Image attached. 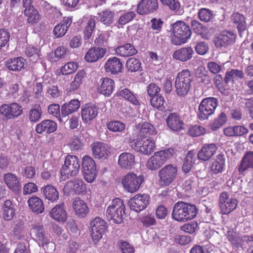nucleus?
Here are the masks:
<instances>
[{
  "label": "nucleus",
  "instance_id": "72a5a7b5",
  "mask_svg": "<svg viewBox=\"0 0 253 253\" xmlns=\"http://www.w3.org/2000/svg\"><path fill=\"white\" fill-rule=\"evenodd\" d=\"M166 121L168 126L173 131H177L182 128L183 123L176 113L170 114Z\"/></svg>",
  "mask_w": 253,
  "mask_h": 253
},
{
  "label": "nucleus",
  "instance_id": "5fc2aeb1",
  "mask_svg": "<svg viewBox=\"0 0 253 253\" xmlns=\"http://www.w3.org/2000/svg\"><path fill=\"white\" fill-rule=\"evenodd\" d=\"M191 25L195 33L205 38V34L207 30V28L205 26L195 20L191 21Z\"/></svg>",
  "mask_w": 253,
  "mask_h": 253
},
{
  "label": "nucleus",
  "instance_id": "c85d7f7f",
  "mask_svg": "<svg viewBox=\"0 0 253 253\" xmlns=\"http://www.w3.org/2000/svg\"><path fill=\"white\" fill-rule=\"evenodd\" d=\"M186 203L179 201L174 204L172 212V217L178 221H186Z\"/></svg>",
  "mask_w": 253,
  "mask_h": 253
},
{
  "label": "nucleus",
  "instance_id": "cd10ccee",
  "mask_svg": "<svg viewBox=\"0 0 253 253\" xmlns=\"http://www.w3.org/2000/svg\"><path fill=\"white\" fill-rule=\"evenodd\" d=\"M75 214L79 217H85L87 214L89 209L86 203L79 198L74 199L72 203Z\"/></svg>",
  "mask_w": 253,
  "mask_h": 253
},
{
  "label": "nucleus",
  "instance_id": "e2e57ef3",
  "mask_svg": "<svg viewBox=\"0 0 253 253\" xmlns=\"http://www.w3.org/2000/svg\"><path fill=\"white\" fill-rule=\"evenodd\" d=\"M205 129L200 126L195 125L189 129L188 132L190 135L194 137L201 135L205 133Z\"/></svg>",
  "mask_w": 253,
  "mask_h": 253
},
{
  "label": "nucleus",
  "instance_id": "393cba45",
  "mask_svg": "<svg viewBox=\"0 0 253 253\" xmlns=\"http://www.w3.org/2000/svg\"><path fill=\"white\" fill-rule=\"evenodd\" d=\"M194 53V50L191 47H182L173 53L172 57L175 60L186 62L192 59Z\"/></svg>",
  "mask_w": 253,
  "mask_h": 253
},
{
  "label": "nucleus",
  "instance_id": "a19ab883",
  "mask_svg": "<svg viewBox=\"0 0 253 253\" xmlns=\"http://www.w3.org/2000/svg\"><path fill=\"white\" fill-rule=\"evenodd\" d=\"M225 156L223 154H219L216 156L215 160L212 162L211 166V170L212 173H221L225 166Z\"/></svg>",
  "mask_w": 253,
  "mask_h": 253
},
{
  "label": "nucleus",
  "instance_id": "423d86ee",
  "mask_svg": "<svg viewBox=\"0 0 253 253\" xmlns=\"http://www.w3.org/2000/svg\"><path fill=\"white\" fill-rule=\"evenodd\" d=\"M80 168V163L78 157L74 155H67L61 169V174L67 178L75 176L79 173Z\"/></svg>",
  "mask_w": 253,
  "mask_h": 253
},
{
  "label": "nucleus",
  "instance_id": "f704fd0d",
  "mask_svg": "<svg viewBox=\"0 0 253 253\" xmlns=\"http://www.w3.org/2000/svg\"><path fill=\"white\" fill-rule=\"evenodd\" d=\"M28 203L30 209L37 214L42 213L44 211V206L41 199L37 196H32L29 198Z\"/></svg>",
  "mask_w": 253,
  "mask_h": 253
},
{
  "label": "nucleus",
  "instance_id": "052dcab7",
  "mask_svg": "<svg viewBox=\"0 0 253 253\" xmlns=\"http://www.w3.org/2000/svg\"><path fill=\"white\" fill-rule=\"evenodd\" d=\"M107 126L110 131L113 132H121L125 128L124 124L119 121L111 122L108 124Z\"/></svg>",
  "mask_w": 253,
  "mask_h": 253
},
{
  "label": "nucleus",
  "instance_id": "f3484780",
  "mask_svg": "<svg viewBox=\"0 0 253 253\" xmlns=\"http://www.w3.org/2000/svg\"><path fill=\"white\" fill-rule=\"evenodd\" d=\"M158 7L157 0H142L137 5V12L140 15L147 14L154 12Z\"/></svg>",
  "mask_w": 253,
  "mask_h": 253
},
{
  "label": "nucleus",
  "instance_id": "774afa93",
  "mask_svg": "<svg viewBox=\"0 0 253 253\" xmlns=\"http://www.w3.org/2000/svg\"><path fill=\"white\" fill-rule=\"evenodd\" d=\"M119 247L123 253H134V250L132 246L126 241H122Z\"/></svg>",
  "mask_w": 253,
  "mask_h": 253
},
{
  "label": "nucleus",
  "instance_id": "c756f323",
  "mask_svg": "<svg viewBox=\"0 0 253 253\" xmlns=\"http://www.w3.org/2000/svg\"><path fill=\"white\" fill-rule=\"evenodd\" d=\"M253 169V152L248 151L243 157L238 168L240 174L244 172L249 169Z\"/></svg>",
  "mask_w": 253,
  "mask_h": 253
},
{
  "label": "nucleus",
  "instance_id": "412c9836",
  "mask_svg": "<svg viewBox=\"0 0 253 253\" xmlns=\"http://www.w3.org/2000/svg\"><path fill=\"white\" fill-rule=\"evenodd\" d=\"M64 188L70 193L77 194L83 193L86 189L84 182L79 178H75L68 181Z\"/></svg>",
  "mask_w": 253,
  "mask_h": 253
},
{
  "label": "nucleus",
  "instance_id": "69168bd1",
  "mask_svg": "<svg viewBox=\"0 0 253 253\" xmlns=\"http://www.w3.org/2000/svg\"><path fill=\"white\" fill-rule=\"evenodd\" d=\"M148 95L152 97L159 95L160 88L155 83H150L147 87Z\"/></svg>",
  "mask_w": 253,
  "mask_h": 253
},
{
  "label": "nucleus",
  "instance_id": "bb28decb",
  "mask_svg": "<svg viewBox=\"0 0 253 253\" xmlns=\"http://www.w3.org/2000/svg\"><path fill=\"white\" fill-rule=\"evenodd\" d=\"M72 22V18L70 17H65L53 30V34L56 38L64 36Z\"/></svg>",
  "mask_w": 253,
  "mask_h": 253
},
{
  "label": "nucleus",
  "instance_id": "58836bf2",
  "mask_svg": "<svg viewBox=\"0 0 253 253\" xmlns=\"http://www.w3.org/2000/svg\"><path fill=\"white\" fill-rule=\"evenodd\" d=\"M85 77V73L84 70L79 71L75 75L74 80L71 83L67 92L71 93L77 90L82 84Z\"/></svg>",
  "mask_w": 253,
  "mask_h": 253
},
{
  "label": "nucleus",
  "instance_id": "1a4fd4ad",
  "mask_svg": "<svg viewBox=\"0 0 253 253\" xmlns=\"http://www.w3.org/2000/svg\"><path fill=\"white\" fill-rule=\"evenodd\" d=\"M144 180L143 175H137L133 172H128L123 178L122 184L126 191L134 193L140 188Z\"/></svg>",
  "mask_w": 253,
  "mask_h": 253
},
{
  "label": "nucleus",
  "instance_id": "603ef678",
  "mask_svg": "<svg viewBox=\"0 0 253 253\" xmlns=\"http://www.w3.org/2000/svg\"><path fill=\"white\" fill-rule=\"evenodd\" d=\"M185 210L186 221L194 218L198 212V209L195 205L188 203H186Z\"/></svg>",
  "mask_w": 253,
  "mask_h": 253
},
{
  "label": "nucleus",
  "instance_id": "8fccbe9b",
  "mask_svg": "<svg viewBox=\"0 0 253 253\" xmlns=\"http://www.w3.org/2000/svg\"><path fill=\"white\" fill-rule=\"evenodd\" d=\"M198 16L200 20L204 23L210 22L213 18L212 11L206 8H202L199 9Z\"/></svg>",
  "mask_w": 253,
  "mask_h": 253
},
{
  "label": "nucleus",
  "instance_id": "0eeeda50",
  "mask_svg": "<svg viewBox=\"0 0 253 253\" xmlns=\"http://www.w3.org/2000/svg\"><path fill=\"white\" fill-rule=\"evenodd\" d=\"M177 171L176 166H174L171 164L165 166L158 172L159 185L161 187H165L172 183L177 176Z\"/></svg>",
  "mask_w": 253,
  "mask_h": 253
},
{
  "label": "nucleus",
  "instance_id": "aec40b11",
  "mask_svg": "<svg viewBox=\"0 0 253 253\" xmlns=\"http://www.w3.org/2000/svg\"><path fill=\"white\" fill-rule=\"evenodd\" d=\"M118 164L123 169L130 170L135 165V156L130 153L123 152L119 156Z\"/></svg>",
  "mask_w": 253,
  "mask_h": 253
},
{
  "label": "nucleus",
  "instance_id": "2f4dec72",
  "mask_svg": "<svg viewBox=\"0 0 253 253\" xmlns=\"http://www.w3.org/2000/svg\"><path fill=\"white\" fill-rule=\"evenodd\" d=\"M25 60L22 57H18L7 60L5 62V67L10 71H20L24 68Z\"/></svg>",
  "mask_w": 253,
  "mask_h": 253
},
{
  "label": "nucleus",
  "instance_id": "2eb2a0df",
  "mask_svg": "<svg viewBox=\"0 0 253 253\" xmlns=\"http://www.w3.org/2000/svg\"><path fill=\"white\" fill-rule=\"evenodd\" d=\"M236 36L233 33L229 31H223L214 38L213 42L217 47H225L234 42Z\"/></svg>",
  "mask_w": 253,
  "mask_h": 253
},
{
  "label": "nucleus",
  "instance_id": "b1692460",
  "mask_svg": "<svg viewBox=\"0 0 253 253\" xmlns=\"http://www.w3.org/2000/svg\"><path fill=\"white\" fill-rule=\"evenodd\" d=\"M49 215L54 220L59 222L64 223L67 220V216L64 203L56 205L52 209Z\"/></svg>",
  "mask_w": 253,
  "mask_h": 253
},
{
  "label": "nucleus",
  "instance_id": "4c0bfd02",
  "mask_svg": "<svg viewBox=\"0 0 253 253\" xmlns=\"http://www.w3.org/2000/svg\"><path fill=\"white\" fill-rule=\"evenodd\" d=\"M218 103L214 97H207L202 100L199 106V111H214Z\"/></svg>",
  "mask_w": 253,
  "mask_h": 253
},
{
  "label": "nucleus",
  "instance_id": "a878e982",
  "mask_svg": "<svg viewBox=\"0 0 253 253\" xmlns=\"http://www.w3.org/2000/svg\"><path fill=\"white\" fill-rule=\"evenodd\" d=\"M106 52L105 48L100 47H93L90 48L86 53L84 59L87 62H94L103 58Z\"/></svg>",
  "mask_w": 253,
  "mask_h": 253
},
{
  "label": "nucleus",
  "instance_id": "c9c22d12",
  "mask_svg": "<svg viewBox=\"0 0 253 253\" xmlns=\"http://www.w3.org/2000/svg\"><path fill=\"white\" fill-rule=\"evenodd\" d=\"M42 192L45 198L51 202H56L59 199V193L55 187L48 184L41 188Z\"/></svg>",
  "mask_w": 253,
  "mask_h": 253
},
{
  "label": "nucleus",
  "instance_id": "79ce46f5",
  "mask_svg": "<svg viewBox=\"0 0 253 253\" xmlns=\"http://www.w3.org/2000/svg\"><path fill=\"white\" fill-rule=\"evenodd\" d=\"M3 217L7 221L11 220L15 215V209L14 204L10 200L4 202L3 206Z\"/></svg>",
  "mask_w": 253,
  "mask_h": 253
},
{
  "label": "nucleus",
  "instance_id": "4be33fe9",
  "mask_svg": "<svg viewBox=\"0 0 253 253\" xmlns=\"http://www.w3.org/2000/svg\"><path fill=\"white\" fill-rule=\"evenodd\" d=\"M3 178L6 185L13 192L18 193L21 191V183L15 174L10 172L4 174Z\"/></svg>",
  "mask_w": 253,
  "mask_h": 253
},
{
  "label": "nucleus",
  "instance_id": "7ed1b4c3",
  "mask_svg": "<svg viewBox=\"0 0 253 253\" xmlns=\"http://www.w3.org/2000/svg\"><path fill=\"white\" fill-rule=\"evenodd\" d=\"M173 38L172 43L176 45L185 43L190 39L192 32L189 26L183 21H177L172 25Z\"/></svg>",
  "mask_w": 253,
  "mask_h": 253
},
{
  "label": "nucleus",
  "instance_id": "39448f33",
  "mask_svg": "<svg viewBox=\"0 0 253 253\" xmlns=\"http://www.w3.org/2000/svg\"><path fill=\"white\" fill-rule=\"evenodd\" d=\"M131 148L143 155H149L153 153L155 148V142L150 137H139L130 142Z\"/></svg>",
  "mask_w": 253,
  "mask_h": 253
},
{
  "label": "nucleus",
  "instance_id": "4468645a",
  "mask_svg": "<svg viewBox=\"0 0 253 253\" xmlns=\"http://www.w3.org/2000/svg\"><path fill=\"white\" fill-rule=\"evenodd\" d=\"M104 70L107 73L111 75H118L122 72L123 64L120 59L117 57H111L106 62Z\"/></svg>",
  "mask_w": 253,
  "mask_h": 253
},
{
  "label": "nucleus",
  "instance_id": "3c124183",
  "mask_svg": "<svg viewBox=\"0 0 253 253\" xmlns=\"http://www.w3.org/2000/svg\"><path fill=\"white\" fill-rule=\"evenodd\" d=\"M141 63L140 60L137 58H129L126 62V68L130 72H135L141 69Z\"/></svg>",
  "mask_w": 253,
  "mask_h": 253
},
{
  "label": "nucleus",
  "instance_id": "6ab92c4d",
  "mask_svg": "<svg viewBox=\"0 0 253 253\" xmlns=\"http://www.w3.org/2000/svg\"><path fill=\"white\" fill-rule=\"evenodd\" d=\"M116 95L121 96L129 102L133 107L134 109L139 110L142 104L138 100L135 94L126 88H125L117 92Z\"/></svg>",
  "mask_w": 253,
  "mask_h": 253
},
{
  "label": "nucleus",
  "instance_id": "a18cd8bd",
  "mask_svg": "<svg viewBox=\"0 0 253 253\" xmlns=\"http://www.w3.org/2000/svg\"><path fill=\"white\" fill-rule=\"evenodd\" d=\"M100 18V21L104 25L109 26L113 23L115 17L114 11L110 9L103 10L98 13Z\"/></svg>",
  "mask_w": 253,
  "mask_h": 253
},
{
  "label": "nucleus",
  "instance_id": "a211bd4d",
  "mask_svg": "<svg viewBox=\"0 0 253 253\" xmlns=\"http://www.w3.org/2000/svg\"><path fill=\"white\" fill-rule=\"evenodd\" d=\"M217 150V147L215 144H205L198 152L197 157L202 161H207L215 154Z\"/></svg>",
  "mask_w": 253,
  "mask_h": 253
},
{
  "label": "nucleus",
  "instance_id": "20e7f679",
  "mask_svg": "<svg viewBox=\"0 0 253 253\" xmlns=\"http://www.w3.org/2000/svg\"><path fill=\"white\" fill-rule=\"evenodd\" d=\"M173 149H166L156 152L147 161L146 167L151 170H157L174 154Z\"/></svg>",
  "mask_w": 253,
  "mask_h": 253
},
{
  "label": "nucleus",
  "instance_id": "09e8293b",
  "mask_svg": "<svg viewBox=\"0 0 253 253\" xmlns=\"http://www.w3.org/2000/svg\"><path fill=\"white\" fill-rule=\"evenodd\" d=\"M194 154L193 152L190 151L186 155L182 166V170L185 173H188L193 165L194 164Z\"/></svg>",
  "mask_w": 253,
  "mask_h": 253
},
{
  "label": "nucleus",
  "instance_id": "f03ea898",
  "mask_svg": "<svg viewBox=\"0 0 253 253\" xmlns=\"http://www.w3.org/2000/svg\"><path fill=\"white\" fill-rule=\"evenodd\" d=\"M192 81V74L189 69H183L178 73L175 80V91L179 96L188 94Z\"/></svg>",
  "mask_w": 253,
  "mask_h": 253
},
{
  "label": "nucleus",
  "instance_id": "338daca9",
  "mask_svg": "<svg viewBox=\"0 0 253 253\" xmlns=\"http://www.w3.org/2000/svg\"><path fill=\"white\" fill-rule=\"evenodd\" d=\"M198 227V223L195 221H192L191 223L185 224L181 227V229L185 232L193 234Z\"/></svg>",
  "mask_w": 253,
  "mask_h": 253
},
{
  "label": "nucleus",
  "instance_id": "f8f14e48",
  "mask_svg": "<svg viewBox=\"0 0 253 253\" xmlns=\"http://www.w3.org/2000/svg\"><path fill=\"white\" fill-rule=\"evenodd\" d=\"M149 202L150 197L147 194H137L129 199L128 204L131 210L139 212L146 209Z\"/></svg>",
  "mask_w": 253,
  "mask_h": 253
},
{
  "label": "nucleus",
  "instance_id": "0e129e2a",
  "mask_svg": "<svg viewBox=\"0 0 253 253\" xmlns=\"http://www.w3.org/2000/svg\"><path fill=\"white\" fill-rule=\"evenodd\" d=\"M195 49L198 54L205 55L209 50V46L206 42H199L197 43Z\"/></svg>",
  "mask_w": 253,
  "mask_h": 253
},
{
  "label": "nucleus",
  "instance_id": "6e6552de",
  "mask_svg": "<svg viewBox=\"0 0 253 253\" xmlns=\"http://www.w3.org/2000/svg\"><path fill=\"white\" fill-rule=\"evenodd\" d=\"M91 236L93 243L96 244L102 238L108 226L106 222L99 217H95L89 222Z\"/></svg>",
  "mask_w": 253,
  "mask_h": 253
},
{
  "label": "nucleus",
  "instance_id": "5701e85b",
  "mask_svg": "<svg viewBox=\"0 0 253 253\" xmlns=\"http://www.w3.org/2000/svg\"><path fill=\"white\" fill-rule=\"evenodd\" d=\"M57 129V124L50 120H44L37 125L35 131L37 133L49 134L54 132Z\"/></svg>",
  "mask_w": 253,
  "mask_h": 253
},
{
  "label": "nucleus",
  "instance_id": "6e6d98bb",
  "mask_svg": "<svg viewBox=\"0 0 253 253\" xmlns=\"http://www.w3.org/2000/svg\"><path fill=\"white\" fill-rule=\"evenodd\" d=\"M227 121V117L226 115L222 112L220 114L218 117L215 119L211 126V129L212 130H215L219 128L221 126L226 123Z\"/></svg>",
  "mask_w": 253,
  "mask_h": 253
},
{
  "label": "nucleus",
  "instance_id": "9b49d317",
  "mask_svg": "<svg viewBox=\"0 0 253 253\" xmlns=\"http://www.w3.org/2000/svg\"><path fill=\"white\" fill-rule=\"evenodd\" d=\"M82 171L84 179L89 183L96 178V165L94 160L89 156H85L82 159Z\"/></svg>",
  "mask_w": 253,
  "mask_h": 253
},
{
  "label": "nucleus",
  "instance_id": "c03bdc74",
  "mask_svg": "<svg viewBox=\"0 0 253 253\" xmlns=\"http://www.w3.org/2000/svg\"><path fill=\"white\" fill-rule=\"evenodd\" d=\"M24 14L27 17V22L31 25L37 23L40 19V14L35 7L30 9H24Z\"/></svg>",
  "mask_w": 253,
  "mask_h": 253
},
{
  "label": "nucleus",
  "instance_id": "de8ad7c7",
  "mask_svg": "<svg viewBox=\"0 0 253 253\" xmlns=\"http://www.w3.org/2000/svg\"><path fill=\"white\" fill-rule=\"evenodd\" d=\"M95 27V17L90 16L86 23L84 30V38L85 40H89L92 34V32Z\"/></svg>",
  "mask_w": 253,
  "mask_h": 253
},
{
  "label": "nucleus",
  "instance_id": "f257e3e1",
  "mask_svg": "<svg viewBox=\"0 0 253 253\" xmlns=\"http://www.w3.org/2000/svg\"><path fill=\"white\" fill-rule=\"evenodd\" d=\"M126 207L123 201L118 198L114 199L106 209V217L116 224L124 222L126 214Z\"/></svg>",
  "mask_w": 253,
  "mask_h": 253
},
{
  "label": "nucleus",
  "instance_id": "4d7b16f0",
  "mask_svg": "<svg viewBox=\"0 0 253 253\" xmlns=\"http://www.w3.org/2000/svg\"><path fill=\"white\" fill-rule=\"evenodd\" d=\"M78 67L77 63L68 62L61 68V72L62 75H69L75 72Z\"/></svg>",
  "mask_w": 253,
  "mask_h": 253
},
{
  "label": "nucleus",
  "instance_id": "37998d69",
  "mask_svg": "<svg viewBox=\"0 0 253 253\" xmlns=\"http://www.w3.org/2000/svg\"><path fill=\"white\" fill-rule=\"evenodd\" d=\"M12 234L17 240H22L25 237L24 221L21 220H18L16 221L12 230Z\"/></svg>",
  "mask_w": 253,
  "mask_h": 253
},
{
  "label": "nucleus",
  "instance_id": "ea45409f",
  "mask_svg": "<svg viewBox=\"0 0 253 253\" xmlns=\"http://www.w3.org/2000/svg\"><path fill=\"white\" fill-rule=\"evenodd\" d=\"M116 52L119 56L128 57L134 55L137 53V49L130 43L118 46L116 49Z\"/></svg>",
  "mask_w": 253,
  "mask_h": 253
},
{
  "label": "nucleus",
  "instance_id": "dca6fc26",
  "mask_svg": "<svg viewBox=\"0 0 253 253\" xmlns=\"http://www.w3.org/2000/svg\"><path fill=\"white\" fill-rule=\"evenodd\" d=\"M92 155L95 159H106L110 155L109 146L104 143L95 142L91 145Z\"/></svg>",
  "mask_w": 253,
  "mask_h": 253
},
{
  "label": "nucleus",
  "instance_id": "9d476101",
  "mask_svg": "<svg viewBox=\"0 0 253 253\" xmlns=\"http://www.w3.org/2000/svg\"><path fill=\"white\" fill-rule=\"evenodd\" d=\"M238 205L236 198H230L226 192H222L219 195L218 206L220 213L222 214H228L235 210Z\"/></svg>",
  "mask_w": 253,
  "mask_h": 253
},
{
  "label": "nucleus",
  "instance_id": "13d9d810",
  "mask_svg": "<svg viewBox=\"0 0 253 253\" xmlns=\"http://www.w3.org/2000/svg\"><path fill=\"white\" fill-rule=\"evenodd\" d=\"M162 4L168 6L170 10L178 11L180 7L179 2L177 0H159Z\"/></svg>",
  "mask_w": 253,
  "mask_h": 253
},
{
  "label": "nucleus",
  "instance_id": "473e14b6",
  "mask_svg": "<svg viewBox=\"0 0 253 253\" xmlns=\"http://www.w3.org/2000/svg\"><path fill=\"white\" fill-rule=\"evenodd\" d=\"M121 14L115 25L119 28H124V26L131 22L136 16V14L133 11L125 12V10H120Z\"/></svg>",
  "mask_w": 253,
  "mask_h": 253
},
{
  "label": "nucleus",
  "instance_id": "680f3d73",
  "mask_svg": "<svg viewBox=\"0 0 253 253\" xmlns=\"http://www.w3.org/2000/svg\"><path fill=\"white\" fill-rule=\"evenodd\" d=\"M10 37V34L7 30L5 29H0V49L7 44Z\"/></svg>",
  "mask_w": 253,
  "mask_h": 253
},
{
  "label": "nucleus",
  "instance_id": "bf43d9fd",
  "mask_svg": "<svg viewBox=\"0 0 253 253\" xmlns=\"http://www.w3.org/2000/svg\"><path fill=\"white\" fill-rule=\"evenodd\" d=\"M80 106V102L78 99H73L68 104L65 103L62 105L61 111H77Z\"/></svg>",
  "mask_w": 253,
  "mask_h": 253
},
{
  "label": "nucleus",
  "instance_id": "ddd939ff",
  "mask_svg": "<svg viewBox=\"0 0 253 253\" xmlns=\"http://www.w3.org/2000/svg\"><path fill=\"white\" fill-rule=\"evenodd\" d=\"M32 231L35 235V240L40 246L44 247L49 243L50 236L46 233L43 225L34 224L32 225Z\"/></svg>",
  "mask_w": 253,
  "mask_h": 253
},
{
  "label": "nucleus",
  "instance_id": "49530a36",
  "mask_svg": "<svg viewBox=\"0 0 253 253\" xmlns=\"http://www.w3.org/2000/svg\"><path fill=\"white\" fill-rule=\"evenodd\" d=\"M155 127L151 124L145 122L141 126L139 134L142 137L148 138L149 135L156 134Z\"/></svg>",
  "mask_w": 253,
  "mask_h": 253
},
{
  "label": "nucleus",
  "instance_id": "864d4df0",
  "mask_svg": "<svg viewBox=\"0 0 253 253\" xmlns=\"http://www.w3.org/2000/svg\"><path fill=\"white\" fill-rule=\"evenodd\" d=\"M164 98L161 95L151 97L150 102L151 105L155 109L159 111H162L164 108Z\"/></svg>",
  "mask_w": 253,
  "mask_h": 253
},
{
  "label": "nucleus",
  "instance_id": "e433bc0d",
  "mask_svg": "<svg viewBox=\"0 0 253 253\" xmlns=\"http://www.w3.org/2000/svg\"><path fill=\"white\" fill-rule=\"evenodd\" d=\"M244 78V74L242 70L231 69L226 72L224 78V82L227 84L230 82L234 83L238 79H242Z\"/></svg>",
  "mask_w": 253,
  "mask_h": 253
},
{
  "label": "nucleus",
  "instance_id": "7c9ffc66",
  "mask_svg": "<svg viewBox=\"0 0 253 253\" xmlns=\"http://www.w3.org/2000/svg\"><path fill=\"white\" fill-rule=\"evenodd\" d=\"M115 87L114 81L109 78L106 77L102 80L100 85L98 88V92L105 96H110Z\"/></svg>",
  "mask_w": 253,
  "mask_h": 253
}]
</instances>
